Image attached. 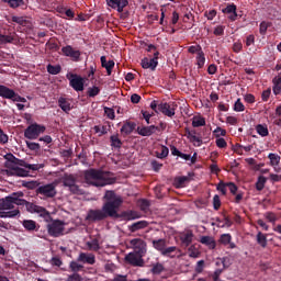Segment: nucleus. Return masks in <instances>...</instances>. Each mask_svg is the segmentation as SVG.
I'll list each match as a JSON object with an SVG mask.
<instances>
[{
  "mask_svg": "<svg viewBox=\"0 0 281 281\" xmlns=\"http://www.w3.org/2000/svg\"><path fill=\"white\" fill-rule=\"evenodd\" d=\"M67 281H82V277L78 273H74L68 277Z\"/></svg>",
  "mask_w": 281,
  "mask_h": 281,
  "instance_id": "obj_64",
  "label": "nucleus"
},
{
  "mask_svg": "<svg viewBox=\"0 0 281 281\" xmlns=\"http://www.w3.org/2000/svg\"><path fill=\"white\" fill-rule=\"evenodd\" d=\"M21 214V211L19 209H14L12 211H0V218H16Z\"/></svg>",
  "mask_w": 281,
  "mask_h": 281,
  "instance_id": "obj_29",
  "label": "nucleus"
},
{
  "mask_svg": "<svg viewBox=\"0 0 281 281\" xmlns=\"http://www.w3.org/2000/svg\"><path fill=\"white\" fill-rule=\"evenodd\" d=\"M188 181H190V178L182 176L176 179V184L177 188H183V186H186V183H188Z\"/></svg>",
  "mask_w": 281,
  "mask_h": 281,
  "instance_id": "obj_50",
  "label": "nucleus"
},
{
  "mask_svg": "<svg viewBox=\"0 0 281 281\" xmlns=\"http://www.w3.org/2000/svg\"><path fill=\"white\" fill-rule=\"evenodd\" d=\"M106 4L113 10H117V12H124V8L128 5V0H106Z\"/></svg>",
  "mask_w": 281,
  "mask_h": 281,
  "instance_id": "obj_14",
  "label": "nucleus"
},
{
  "mask_svg": "<svg viewBox=\"0 0 281 281\" xmlns=\"http://www.w3.org/2000/svg\"><path fill=\"white\" fill-rule=\"evenodd\" d=\"M180 240L184 247H190L194 240V233L191 229L180 233Z\"/></svg>",
  "mask_w": 281,
  "mask_h": 281,
  "instance_id": "obj_17",
  "label": "nucleus"
},
{
  "mask_svg": "<svg viewBox=\"0 0 281 281\" xmlns=\"http://www.w3.org/2000/svg\"><path fill=\"white\" fill-rule=\"evenodd\" d=\"M266 184H267V178L265 176H259L256 182V190L258 192H262V190H265Z\"/></svg>",
  "mask_w": 281,
  "mask_h": 281,
  "instance_id": "obj_40",
  "label": "nucleus"
},
{
  "mask_svg": "<svg viewBox=\"0 0 281 281\" xmlns=\"http://www.w3.org/2000/svg\"><path fill=\"white\" fill-rule=\"evenodd\" d=\"M47 131L45 125L32 123L24 130L25 139H38Z\"/></svg>",
  "mask_w": 281,
  "mask_h": 281,
  "instance_id": "obj_6",
  "label": "nucleus"
},
{
  "mask_svg": "<svg viewBox=\"0 0 281 281\" xmlns=\"http://www.w3.org/2000/svg\"><path fill=\"white\" fill-rule=\"evenodd\" d=\"M130 245L132 249H134V254H137L138 256H146L148 248L144 239L142 238L131 239Z\"/></svg>",
  "mask_w": 281,
  "mask_h": 281,
  "instance_id": "obj_10",
  "label": "nucleus"
},
{
  "mask_svg": "<svg viewBox=\"0 0 281 281\" xmlns=\"http://www.w3.org/2000/svg\"><path fill=\"white\" fill-rule=\"evenodd\" d=\"M151 245L154 247V249H156V251H160V254H162V251L166 249L167 247V243L165 238H160V239H154L151 241Z\"/></svg>",
  "mask_w": 281,
  "mask_h": 281,
  "instance_id": "obj_27",
  "label": "nucleus"
},
{
  "mask_svg": "<svg viewBox=\"0 0 281 281\" xmlns=\"http://www.w3.org/2000/svg\"><path fill=\"white\" fill-rule=\"evenodd\" d=\"M21 166H23L24 168H26V170H32L33 172H36L38 170H41V168H45V165L43 164H27L25 161H23V164H21Z\"/></svg>",
  "mask_w": 281,
  "mask_h": 281,
  "instance_id": "obj_37",
  "label": "nucleus"
},
{
  "mask_svg": "<svg viewBox=\"0 0 281 281\" xmlns=\"http://www.w3.org/2000/svg\"><path fill=\"white\" fill-rule=\"evenodd\" d=\"M125 260L132 267H144V256L137 255L136 252H130L125 256Z\"/></svg>",
  "mask_w": 281,
  "mask_h": 281,
  "instance_id": "obj_12",
  "label": "nucleus"
},
{
  "mask_svg": "<svg viewBox=\"0 0 281 281\" xmlns=\"http://www.w3.org/2000/svg\"><path fill=\"white\" fill-rule=\"evenodd\" d=\"M223 14H231L228 19L231 21H236L238 13H236V4H228L226 8L222 9Z\"/></svg>",
  "mask_w": 281,
  "mask_h": 281,
  "instance_id": "obj_22",
  "label": "nucleus"
},
{
  "mask_svg": "<svg viewBox=\"0 0 281 281\" xmlns=\"http://www.w3.org/2000/svg\"><path fill=\"white\" fill-rule=\"evenodd\" d=\"M61 53L64 54V56H67L68 58H70L72 63H80V56L82 55V53H80V50L74 49V46L71 45L64 46L61 48Z\"/></svg>",
  "mask_w": 281,
  "mask_h": 281,
  "instance_id": "obj_11",
  "label": "nucleus"
},
{
  "mask_svg": "<svg viewBox=\"0 0 281 281\" xmlns=\"http://www.w3.org/2000/svg\"><path fill=\"white\" fill-rule=\"evenodd\" d=\"M26 147L33 153H41V144L31 140H25Z\"/></svg>",
  "mask_w": 281,
  "mask_h": 281,
  "instance_id": "obj_41",
  "label": "nucleus"
},
{
  "mask_svg": "<svg viewBox=\"0 0 281 281\" xmlns=\"http://www.w3.org/2000/svg\"><path fill=\"white\" fill-rule=\"evenodd\" d=\"M265 218H267L269 223H276V221H278V216L273 212L265 213Z\"/></svg>",
  "mask_w": 281,
  "mask_h": 281,
  "instance_id": "obj_53",
  "label": "nucleus"
},
{
  "mask_svg": "<svg viewBox=\"0 0 281 281\" xmlns=\"http://www.w3.org/2000/svg\"><path fill=\"white\" fill-rule=\"evenodd\" d=\"M148 227L147 221H138L128 226L130 232L135 233L139 232V229H146Z\"/></svg>",
  "mask_w": 281,
  "mask_h": 281,
  "instance_id": "obj_26",
  "label": "nucleus"
},
{
  "mask_svg": "<svg viewBox=\"0 0 281 281\" xmlns=\"http://www.w3.org/2000/svg\"><path fill=\"white\" fill-rule=\"evenodd\" d=\"M150 271L151 273H154V276H159V273L164 272V265L157 262L156 265L153 266Z\"/></svg>",
  "mask_w": 281,
  "mask_h": 281,
  "instance_id": "obj_46",
  "label": "nucleus"
},
{
  "mask_svg": "<svg viewBox=\"0 0 281 281\" xmlns=\"http://www.w3.org/2000/svg\"><path fill=\"white\" fill-rule=\"evenodd\" d=\"M200 243L209 247V249H216V240L212 236H202Z\"/></svg>",
  "mask_w": 281,
  "mask_h": 281,
  "instance_id": "obj_24",
  "label": "nucleus"
},
{
  "mask_svg": "<svg viewBox=\"0 0 281 281\" xmlns=\"http://www.w3.org/2000/svg\"><path fill=\"white\" fill-rule=\"evenodd\" d=\"M267 30H269V23L262 21L259 25V33L261 34V36H265V34H267Z\"/></svg>",
  "mask_w": 281,
  "mask_h": 281,
  "instance_id": "obj_55",
  "label": "nucleus"
},
{
  "mask_svg": "<svg viewBox=\"0 0 281 281\" xmlns=\"http://www.w3.org/2000/svg\"><path fill=\"white\" fill-rule=\"evenodd\" d=\"M47 224L46 229L48 235L53 238H60V236H65V222L60 220L52 218V214H49V218L43 217Z\"/></svg>",
  "mask_w": 281,
  "mask_h": 281,
  "instance_id": "obj_4",
  "label": "nucleus"
},
{
  "mask_svg": "<svg viewBox=\"0 0 281 281\" xmlns=\"http://www.w3.org/2000/svg\"><path fill=\"white\" fill-rule=\"evenodd\" d=\"M86 245L89 251H100V240H98V238L87 241Z\"/></svg>",
  "mask_w": 281,
  "mask_h": 281,
  "instance_id": "obj_35",
  "label": "nucleus"
},
{
  "mask_svg": "<svg viewBox=\"0 0 281 281\" xmlns=\"http://www.w3.org/2000/svg\"><path fill=\"white\" fill-rule=\"evenodd\" d=\"M221 245L227 246L228 243H232V235L231 234H222L220 237Z\"/></svg>",
  "mask_w": 281,
  "mask_h": 281,
  "instance_id": "obj_47",
  "label": "nucleus"
},
{
  "mask_svg": "<svg viewBox=\"0 0 281 281\" xmlns=\"http://www.w3.org/2000/svg\"><path fill=\"white\" fill-rule=\"evenodd\" d=\"M195 65L198 69L205 67V53L203 50L195 56Z\"/></svg>",
  "mask_w": 281,
  "mask_h": 281,
  "instance_id": "obj_33",
  "label": "nucleus"
},
{
  "mask_svg": "<svg viewBox=\"0 0 281 281\" xmlns=\"http://www.w3.org/2000/svg\"><path fill=\"white\" fill-rule=\"evenodd\" d=\"M272 82H273L272 91H273L274 95H280V93H281V77L280 76L274 77L272 79Z\"/></svg>",
  "mask_w": 281,
  "mask_h": 281,
  "instance_id": "obj_31",
  "label": "nucleus"
},
{
  "mask_svg": "<svg viewBox=\"0 0 281 281\" xmlns=\"http://www.w3.org/2000/svg\"><path fill=\"white\" fill-rule=\"evenodd\" d=\"M233 110L236 111V113H241L243 111H245V104H243V101H240V99L236 100Z\"/></svg>",
  "mask_w": 281,
  "mask_h": 281,
  "instance_id": "obj_48",
  "label": "nucleus"
},
{
  "mask_svg": "<svg viewBox=\"0 0 281 281\" xmlns=\"http://www.w3.org/2000/svg\"><path fill=\"white\" fill-rule=\"evenodd\" d=\"M177 108L178 105L175 102H160L158 105V111L159 113H162V115H166V117H175Z\"/></svg>",
  "mask_w": 281,
  "mask_h": 281,
  "instance_id": "obj_9",
  "label": "nucleus"
},
{
  "mask_svg": "<svg viewBox=\"0 0 281 281\" xmlns=\"http://www.w3.org/2000/svg\"><path fill=\"white\" fill-rule=\"evenodd\" d=\"M87 95L88 98H95V95H100V87L93 86L88 88Z\"/></svg>",
  "mask_w": 281,
  "mask_h": 281,
  "instance_id": "obj_43",
  "label": "nucleus"
},
{
  "mask_svg": "<svg viewBox=\"0 0 281 281\" xmlns=\"http://www.w3.org/2000/svg\"><path fill=\"white\" fill-rule=\"evenodd\" d=\"M77 262H82L83 265H95V255L89 252H80Z\"/></svg>",
  "mask_w": 281,
  "mask_h": 281,
  "instance_id": "obj_16",
  "label": "nucleus"
},
{
  "mask_svg": "<svg viewBox=\"0 0 281 281\" xmlns=\"http://www.w3.org/2000/svg\"><path fill=\"white\" fill-rule=\"evenodd\" d=\"M61 183L64 188H68L71 194H85V191L78 186V177L74 173H64L61 177Z\"/></svg>",
  "mask_w": 281,
  "mask_h": 281,
  "instance_id": "obj_5",
  "label": "nucleus"
},
{
  "mask_svg": "<svg viewBox=\"0 0 281 281\" xmlns=\"http://www.w3.org/2000/svg\"><path fill=\"white\" fill-rule=\"evenodd\" d=\"M188 52H189V54H196V56H198L199 54H201L203 52V48L201 47V45L190 46L188 48Z\"/></svg>",
  "mask_w": 281,
  "mask_h": 281,
  "instance_id": "obj_52",
  "label": "nucleus"
},
{
  "mask_svg": "<svg viewBox=\"0 0 281 281\" xmlns=\"http://www.w3.org/2000/svg\"><path fill=\"white\" fill-rule=\"evenodd\" d=\"M255 131H257L260 137H269V127L267 124H258L255 126Z\"/></svg>",
  "mask_w": 281,
  "mask_h": 281,
  "instance_id": "obj_30",
  "label": "nucleus"
},
{
  "mask_svg": "<svg viewBox=\"0 0 281 281\" xmlns=\"http://www.w3.org/2000/svg\"><path fill=\"white\" fill-rule=\"evenodd\" d=\"M110 144L112 148L120 149L122 148L123 143H122V139H120V136L116 134V135L110 136Z\"/></svg>",
  "mask_w": 281,
  "mask_h": 281,
  "instance_id": "obj_36",
  "label": "nucleus"
},
{
  "mask_svg": "<svg viewBox=\"0 0 281 281\" xmlns=\"http://www.w3.org/2000/svg\"><path fill=\"white\" fill-rule=\"evenodd\" d=\"M36 194H40V196H44V199H54L56 196V184L55 183H48V184H42L37 187L35 190Z\"/></svg>",
  "mask_w": 281,
  "mask_h": 281,
  "instance_id": "obj_8",
  "label": "nucleus"
},
{
  "mask_svg": "<svg viewBox=\"0 0 281 281\" xmlns=\"http://www.w3.org/2000/svg\"><path fill=\"white\" fill-rule=\"evenodd\" d=\"M175 251H177V246H170V247L165 246V249L162 250L161 256H170V254H175Z\"/></svg>",
  "mask_w": 281,
  "mask_h": 281,
  "instance_id": "obj_54",
  "label": "nucleus"
},
{
  "mask_svg": "<svg viewBox=\"0 0 281 281\" xmlns=\"http://www.w3.org/2000/svg\"><path fill=\"white\" fill-rule=\"evenodd\" d=\"M12 173L15 175V177H30V170L21 167L13 168Z\"/></svg>",
  "mask_w": 281,
  "mask_h": 281,
  "instance_id": "obj_39",
  "label": "nucleus"
},
{
  "mask_svg": "<svg viewBox=\"0 0 281 281\" xmlns=\"http://www.w3.org/2000/svg\"><path fill=\"white\" fill-rule=\"evenodd\" d=\"M213 133L217 138L225 137V135H227V131L223 130L222 127H216Z\"/></svg>",
  "mask_w": 281,
  "mask_h": 281,
  "instance_id": "obj_58",
  "label": "nucleus"
},
{
  "mask_svg": "<svg viewBox=\"0 0 281 281\" xmlns=\"http://www.w3.org/2000/svg\"><path fill=\"white\" fill-rule=\"evenodd\" d=\"M22 226L24 227V229H26V232H37V225L36 222L34 220H24L22 222Z\"/></svg>",
  "mask_w": 281,
  "mask_h": 281,
  "instance_id": "obj_28",
  "label": "nucleus"
},
{
  "mask_svg": "<svg viewBox=\"0 0 281 281\" xmlns=\"http://www.w3.org/2000/svg\"><path fill=\"white\" fill-rule=\"evenodd\" d=\"M268 159L270 160V166L274 169V172H281V168H278V166H280L281 160L280 155L270 153L268 155Z\"/></svg>",
  "mask_w": 281,
  "mask_h": 281,
  "instance_id": "obj_19",
  "label": "nucleus"
},
{
  "mask_svg": "<svg viewBox=\"0 0 281 281\" xmlns=\"http://www.w3.org/2000/svg\"><path fill=\"white\" fill-rule=\"evenodd\" d=\"M105 203L101 209H90L87 213L86 221L89 223H100V221H106V218H117V210H120L122 203V196L115 194V191H106L104 194Z\"/></svg>",
  "mask_w": 281,
  "mask_h": 281,
  "instance_id": "obj_1",
  "label": "nucleus"
},
{
  "mask_svg": "<svg viewBox=\"0 0 281 281\" xmlns=\"http://www.w3.org/2000/svg\"><path fill=\"white\" fill-rule=\"evenodd\" d=\"M0 98H4L5 100H12V98H14V90L5 86H0Z\"/></svg>",
  "mask_w": 281,
  "mask_h": 281,
  "instance_id": "obj_25",
  "label": "nucleus"
},
{
  "mask_svg": "<svg viewBox=\"0 0 281 281\" xmlns=\"http://www.w3.org/2000/svg\"><path fill=\"white\" fill-rule=\"evenodd\" d=\"M200 254L201 252L199 251V249H196L194 246L189 247V257L190 258H199Z\"/></svg>",
  "mask_w": 281,
  "mask_h": 281,
  "instance_id": "obj_56",
  "label": "nucleus"
},
{
  "mask_svg": "<svg viewBox=\"0 0 281 281\" xmlns=\"http://www.w3.org/2000/svg\"><path fill=\"white\" fill-rule=\"evenodd\" d=\"M186 135L189 138L190 142H192V144L194 146H202L203 145V139L199 136H196V131L192 130L190 131L189 128L186 130Z\"/></svg>",
  "mask_w": 281,
  "mask_h": 281,
  "instance_id": "obj_18",
  "label": "nucleus"
},
{
  "mask_svg": "<svg viewBox=\"0 0 281 281\" xmlns=\"http://www.w3.org/2000/svg\"><path fill=\"white\" fill-rule=\"evenodd\" d=\"M193 128H199V126H205V117L194 116L192 121Z\"/></svg>",
  "mask_w": 281,
  "mask_h": 281,
  "instance_id": "obj_42",
  "label": "nucleus"
},
{
  "mask_svg": "<svg viewBox=\"0 0 281 281\" xmlns=\"http://www.w3.org/2000/svg\"><path fill=\"white\" fill-rule=\"evenodd\" d=\"M66 78L69 80V86L75 91H85V78H82L80 75L68 72Z\"/></svg>",
  "mask_w": 281,
  "mask_h": 281,
  "instance_id": "obj_7",
  "label": "nucleus"
},
{
  "mask_svg": "<svg viewBox=\"0 0 281 281\" xmlns=\"http://www.w3.org/2000/svg\"><path fill=\"white\" fill-rule=\"evenodd\" d=\"M213 207L214 210H221V196L218 194L213 196Z\"/></svg>",
  "mask_w": 281,
  "mask_h": 281,
  "instance_id": "obj_61",
  "label": "nucleus"
},
{
  "mask_svg": "<svg viewBox=\"0 0 281 281\" xmlns=\"http://www.w3.org/2000/svg\"><path fill=\"white\" fill-rule=\"evenodd\" d=\"M138 135L142 137H150V135H155V133H161V128L159 126L150 125L137 127Z\"/></svg>",
  "mask_w": 281,
  "mask_h": 281,
  "instance_id": "obj_13",
  "label": "nucleus"
},
{
  "mask_svg": "<svg viewBox=\"0 0 281 281\" xmlns=\"http://www.w3.org/2000/svg\"><path fill=\"white\" fill-rule=\"evenodd\" d=\"M93 128L95 133H100L99 137H102V135H106V133H109L106 125H102V126L95 125Z\"/></svg>",
  "mask_w": 281,
  "mask_h": 281,
  "instance_id": "obj_49",
  "label": "nucleus"
},
{
  "mask_svg": "<svg viewBox=\"0 0 281 281\" xmlns=\"http://www.w3.org/2000/svg\"><path fill=\"white\" fill-rule=\"evenodd\" d=\"M101 67H103V69H106L108 76H111V74H113V68L115 67V61H106V56H101Z\"/></svg>",
  "mask_w": 281,
  "mask_h": 281,
  "instance_id": "obj_21",
  "label": "nucleus"
},
{
  "mask_svg": "<svg viewBox=\"0 0 281 281\" xmlns=\"http://www.w3.org/2000/svg\"><path fill=\"white\" fill-rule=\"evenodd\" d=\"M213 34H214L215 36H223V34H225V26H223V25L216 26V27L214 29V31H213Z\"/></svg>",
  "mask_w": 281,
  "mask_h": 281,
  "instance_id": "obj_62",
  "label": "nucleus"
},
{
  "mask_svg": "<svg viewBox=\"0 0 281 281\" xmlns=\"http://www.w3.org/2000/svg\"><path fill=\"white\" fill-rule=\"evenodd\" d=\"M216 190H218V192H222L223 196H225V194H227V183L221 181L217 184Z\"/></svg>",
  "mask_w": 281,
  "mask_h": 281,
  "instance_id": "obj_57",
  "label": "nucleus"
},
{
  "mask_svg": "<svg viewBox=\"0 0 281 281\" xmlns=\"http://www.w3.org/2000/svg\"><path fill=\"white\" fill-rule=\"evenodd\" d=\"M215 144L217 148H227V140H225V138H217Z\"/></svg>",
  "mask_w": 281,
  "mask_h": 281,
  "instance_id": "obj_63",
  "label": "nucleus"
},
{
  "mask_svg": "<svg viewBox=\"0 0 281 281\" xmlns=\"http://www.w3.org/2000/svg\"><path fill=\"white\" fill-rule=\"evenodd\" d=\"M69 269L72 271V273H78V271H82V269H85V266L78 263L77 261H71L69 263Z\"/></svg>",
  "mask_w": 281,
  "mask_h": 281,
  "instance_id": "obj_44",
  "label": "nucleus"
},
{
  "mask_svg": "<svg viewBox=\"0 0 281 281\" xmlns=\"http://www.w3.org/2000/svg\"><path fill=\"white\" fill-rule=\"evenodd\" d=\"M58 106L64 111V113H69V111H71V102H69V99L65 97H60L58 99Z\"/></svg>",
  "mask_w": 281,
  "mask_h": 281,
  "instance_id": "obj_23",
  "label": "nucleus"
},
{
  "mask_svg": "<svg viewBox=\"0 0 281 281\" xmlns=\"http://www.w3.org/2000/svg\"><path fill=\"white\" fill-rule=\"evenodd\" d=\"M25 194L22 191L13 192L10 195L0 199V211L14 210L15 205H25L27 212L31 214H38L41 218L49 221V211L43 206H38L32 202L23 199Z\"/></svg>",
  "mask_w": 281,
  "mask_h": 281,
  "instance_id": "obj_2",
  "label": "nucleus"
},
{
  "mask_svg": "<svg viewBox=\"0 0 281 281\" xmlns=\"http://www.w3.org/2000/svg\"><path fill=\"white\" fill-rule=\"evenodd\" d=\"M136 127L137 124L135 122L125 121L123 126L121 127V133L124 136L131 135V133H133V131H135Z\"/></svg>",
  "mask_w": 281,
  "mask_h": 281,
  "instance_id": "obj_20",
  "label": "nucleus"
},
{
  "mask_svg": "<svg viewBox=\"0 0 281 281\" xmlns=\"http://www.w3.org/2000/svg\"><path fill=\"white\" fill-rule=\"evenodd\" d=\"M257 244H259L262 249H266L268 240H267V234H263L262 232H258L256 236Z\"/></svg>",
  "mask_w": 281,
  "mask_h": 281,
  "instance_id": "obj_32",
  "label": "nucleus"
},
{
  "mask_svg": "<svg viewBox=\"0 0 281 281\" xmlns=\"http://www.w3.org/2000/svg\"><path fill=\"white\" fill-rule=\"evenodd\" d=\"M14 42V36L12 35H0V43H13Z\"/></svg>",
  "mask_w": 281,
  "mask_h": 281,
  "instance_id": "obj_60",
  "label": "nucleus"
},
{
  "mask_svg": "<svg viewBox=\"0 0 281 281\" xmlns=\"http://www.w3.org/2000/svg\"><path fill=\"white\" fill-rule=\"evenodd\" d=\"M83 179L88 186L93 188H104L105 186H113L116 179L111 177V172L102 169H88L83 173Z\"/></svg>",
  "mask_w": 281,
  "mask_h": 281,
  "instance_id": "obj_3",
  "label": "nucleus"
},
{
  "mask_svg": "<svg viewBox=\"0 0 281 281\" xmlns=\"http://www.w3.org/2000/svg\"><path fill=\"white\" fill-rule=\"evenodd\" d=\"M4 3H8L9 7H11L13 10H16V8H21L23 5V0H5Z\"/></svg>",
  "mask_w": 281,
  "mask_h": 281,
  "instance_id": "obj_45",
  "label": "nucleus"
},
{
  "mask_svg": "<svg viewBox=\"0 0 281 281\" xmlns=\"http://www.w3.org/2000/svg\"><path fill=\"white\" fill-rule=\"evenodd\" d=\"M47 71L52 75V76H58V74H60V71H63V67H60V65H52L48 64L46 66Z\"/></svg>",
  "mask_w": 281,
  "mask_h": 281,
  "instance_id": "obj_38",
  "label": "nucleus"
},
{
  "mask_svg": "<svg viewBox=\"0 0 281 281\" xmlns=\"http://www.w3.org/2000/svg\"><path fill=\"white\" fill-rule=\"evenodd\" d=\"M140 65L143 69H150V71H156L159 65V61H157V58L145 57L142 59Z\"/></svg>",
  "mask_w": 281,
  "mask_h": 281,
  "instance_id": "obj_15",
  "label": "nucleus"
},
{
  "mask_svg": "<svg viewBox=\"0 0 281 281\" xmlns=\"http://www.w3.org/2000/svg\"><path fill=\"white\" fill-rule=\"evenodd\" d=\"M11 21L13 23H18V25H27V20H25V18H23V16L13 15L11 18Z\"/></svg>",
  "mask_w": 281,
  "mask_h": 281,
  "instance_id": "obj_51",
  "label": "nucleus"
},
{
  "mask_svg": "<svg viewBox=\"0 0 281 281\" xmlns=\"http://www.w3.org/2000/svg\"><path fill=\"white\" fill-rule=\"evenodd\" d=\"M170 154V149H168L165 145H161L160 149L155 151V156L157 159H166Z\"/></svg>",
  "mask_w": 281,
  "mask_h": 281,
  "instance_id": "obj_34",
  "label": "nucleus"
},
{
  "mask_svg": "<svg viewBox=\"0 0 281 281\" xmlns=\"http://www.w3.org/2000/svg\"><path fill=\"white\" fill-rule=\"evenodd\" d=\"M104 113L109 120H115V110L112 108H104Z\"/></svg>",
  "mask_w": 281,
  "mask_h": 281,
  "instance_id": "obj_59",
  "label": "nucleus"
}]
</instances>
